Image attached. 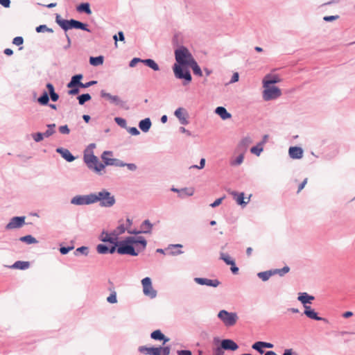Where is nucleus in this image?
I'll list each match as a JSON object with an SVG mask.
<instances>
[{
	"label": "nucleus",
	"mask_w": 355,
	"mask_h": 355,
	"mask_svg": "<svg viewBox=\"0 0 355 355\" xmlns=\"http://www.w3.org/2000/svg\"><path fill=\"white\" fill-rule=\"evenodd\" d=\"M175 60L178 64L173 66V71L176 78L185 79L188 83L191 80V76L188 70L183 71L181 66L188 65L194 61L189 51L184 46H181L175 51Z\"/></svg>",
	"instance_id": "1"
},
{
	"label": "nucleus",
	"mask_w": 355,
	"mask_h": 355,
	"mask_svg": "<svg viewBox=\"0 0 355 355\" xmlns=\"http://www.w3.org/2000/svg\"><path fill=\"white\" fill-rule=\"evenodd\" d=\"M146 246V241L143 237L129 236L119 243L116 252L120 254L137 256Z\"/></svg>",
	"instance_id": "2"
},
{
	"label": "nucleus",
	"mask_w": 355,
	"mask_h": 355,
	"mask_svg": "<svg viewBox=\"0 0 355 355\" xmlns=\"http://www.w3.org/2000/svg\"><path fill=\"white\" fill-rule=\"evenodd\" d=\"M84 162L87 166L96 173H100L105 168V165L99 162L96 156L92 152L86 151L84 154Z\"/></svg>",
	"instance_id": "3"
},
{
	"label": "nucleus",
	"mask_w": 355,
	"mask_h": 355,
	"mask_svg": "<svg viewBox=\"0 0 355 355\" xmlns=\"http://www.w3.org/2000/svg\"><path fill=\"white\" fill-rule=\"evenodd\" d=\"M95 198V202L99 201L100 205L103 207H110L114 205L115 198L110 192L103 190L97 193H92Z\"/></svg>",
	"instance_id": "4"
},
{
	"label": "nucleus",
	"mask_w": 355,
	"mask_h": 355,
	"mask_svg": "<svg viewBox=\"0 0 355 355\" xmlns=\"http://www.w3.org/2000/svg\"><path fill=\"white\" fill-rule=\"evenodd\" d=\"M218 318L227 327L234 326L239 318L236 313L228 312L225 310L220 311L218 313Z\"/></svg>",
	"instance_id": "5"
},
{
	"label": "nucleus",
	"mask_w": 355,
	"mask_h": 355,
	"mask_svg": "<svg viewBox=\"0 0 355 355\" xmlns=\"http://www.w3.org/2000/svg\"><path fill=\"white\" fill-rule=\"evenodd\" d=\"M139 351L148 355H169L171 348L168 346L159 347H139Z\"/></svg>",
	"instance_id": "6"
},
{
	"label": "nucleus",
	"mask_w": 355,
	"mask_h": 355,
	"mask_svg": "<svg viewBox=\"0 0 355 355\" xmlns=\"http://www.w3.org/2000/svg\"><path fill=\"white\" fill-rule=\"evenodd\" d=\"M263 87V97L266 101L275 99L282 94L281 90L275 86L267 85V87Z\"/></svg>",
	"instance_id": "7"
},
{
	"label": "nucleus",
	"mask_w": 355,
	"mask_h": 355,
	"mask_svg": "<svg viewBox=\"0 0 355 355\" xmlns=\"http://www.w3.org/2000/svg\"><path fill=\"white\" fill-rule=\"evenodd\" d=\"M144 294L150 298H154L157 295V291L153 288L152 282L150 277H145L141 280Z\"/></svg>",
	"instance_id": "8"
},
{
	"label": "nucleus",
	"mask_w": 355,
	"mask_h": 355,
	"mask_svg": "<svg viewBox=\"0 0 355 355\" xmlns=\"http://www.w3.org/2000/svg\"><path fill=\"white\" fill-rule=\"evenodd\" d=\"M112 152L104 151L101 155V158L103 160L105 164L107 166H124L125 163L117 159L112 158Z\"/></svg>",
	"instance_id": "9"
},
{
	"label": "nucleus",
	"mask_w": 355,
	"mask_h": 355,
	"mask_svg": "<svg viewBox=\"0 0 355 355\" xmlns=\"http://www.w3.org/2000/svg\"><path fill=\"white\" fill-rule=\"evenodd\" d=\"M71 202L77 205H89L95 202V198L93 197V194L87 196H77L71 199Z\"/></svg>",
	"instance_id": "10"
},
{
	"label": "nucleus",
	"mask_w": 355,
	"mask_h": 355,
	"mask_svg": "<svg viewBox=\"0 0 355 355\" xmlns=\"http://www.w3.org/2000/svg\"><path fill=\"white\" fill-rule=\"evenodd\" d=\"M25 223V217H13L10 221L6 225V230H13L22 227Z\"/></svg>",
	"instance_id": "11"
},
{
	"label": "nucleus",
	"mask_w": 355,
	"mask_h": 355,
	"mask_svg": "<svg viewBox=\"0 0 355 355\" xmlns=\"http://www.w3.org/2000/svg\"><path fill=\"white\" fill-rule=\"evenodd\" d=\"M220 258L225 261L227 265L231 266V271L234 274H236L239 271V268L236 266L234 260L227 254L221 252Z\"/></svg>",
	"instance_id": "12"
},
{
	"label": "nucleus",
	"mask_w": 355,
	"mask_h": 355,
	"mask_svg": "<svg viewBox=\"0 0 355 355\" xmlns=\"http://www.w3.org/2000/svg\"><path fill=\"white\" fill-rule=\"evenodd\" d=\"M101 96L103 98H105L110 101V103H114L117 105L123 106L124 102L121 101L118 96H113L109 93H107L105 91L102 90L101 92Z\"/></svg>",
	"instance_id": "13"
},
{
	"label": "nucleus",
	"mask_w": 355,
	"mask_h": 355,
	"mask_svg": "<svg viewBox=\"0 0 355 355\" xmlns=\"http://www.w3.org/2000/svg\"><path fill=\"white\" fill-rule=\"evenodd\" d=\"M195 282L200 285H206L208 286L217 287L220 284L218 279H209L207 278H195Z\"/></svg>",
	"instance_id": "14"
},
{
	"label": "nucleus",
	"mask_w": 355,
	"mask_h": 355,
	"mask_svg": "<svg viewBox=\"0 0 355 355\" xmlns=\"http://www.w3.org/2000/svg\"><path fill=\"white\" fill-rule=\"evenodd\" d=\"M100 239L103 242L116 243L118 240V237L114 231L110 234L107 232H103L100 236Z\"/></svg>",
	"instance_id": "15"
},
{
	"label": "nucleus",
	"mask_w": 355,
	"mask_h": 355,
	"mask_svg": "<svg viewBox=\"0 0 355 355\" xmlns=\"http://www.w3.org/2000/svg\"><path fill=\"white\" fill-rule=\"evenodd\" d=\"M153 228V225L150 222L149 220H145L142 224L141 225V230L138 232H132L131 230H128V232L130 234H148L151 232Z\"/></svg>",
	"instance_id": "16"
},
{
	"label": "nucleus",
	"mask_w": 355,
	"mask_h": 355,
	"mask_svg": "<svg viewBox=\"0 0 355 355\" xmlns=\"http://www.w3.org/2000/svg\"><path fill=\"white\" fill-rule=\"evenodd\" d=\"M175 115L179 119L181 124H188L187 114L183 108L180 107L177 109L175 112Z\"/></svg>",
	"instance_id": "17"
},
{
	"label": "nucleus",
	"mask_w": 355,
	"mask_h": 355,
	"mask_svg": "<svg viewBox=\"0 0 355 355\" xmlns=\"http://www.w3.org/2000/svg\"><path fill=\"white\" fill-rule=\"evenodd\" d=\"M221 347L225 350L235 351L239 348L238 345L232 340L225 339L221 342Z\"/></svg>",
	"instance_id": "18"
},
{
	"label": "nucleus",
	"mask_w": 355,
	"mask_h": 355,
	"mask_svg": "<svg viewBox=\"0 0 355 355\" xmlns=\"http://www.w3.org/2000/svg\"><path fill=\"white\" fill-rule=\"evenodd\" d=\"M288 153L293 159H300L303 156V150L300 147L293 146L289 148Z\"/></svg>",
	"instance_id": "19"
},
{
	"label": "nucleus",
	"mask_w": 355,
	"mask_h": 355,
	"mask_svg": "<svg viewBox=\"0 0 355 355\" xmlns=\"http://www.w3.org/2000/svg\"><path fill=\"white\" fill-rule=\"evenodd\" d=\"M55 21L64 31H67L71 28V20L63 19L59 15H57Z\"/></svg>",
	"instance_id": "20"
},
{
	"label": "nucleus",
	"mask_w": 355,
	"mask_h": 355,
	"mask_svg": "<svg viewBox=\"0 0 355 355\" xmlns=\"http://www.w3.org/2000/svg\"><path fill=\"white\" fill-rule=\"evenodd\" d=\"M150 337L153 340H163V344L169 341V338L165 337L160 330H155L153 331L150 334Z\"/></svg>",
	"instance_id": "21"
},
{
	"label": "nucleus",
	"mask_w": 355,
	"mask_h": 355,
	"mask_svg": "<svg viewBox=\"0 0 355 355\" xmlns=\"http://www.w3.org/2000/svg\"><path fill=\"white\" fill-rule=\"evenodd\" d=\"M280 82V79L277 75H267L265 76L263 83V87H267L271 84L277 83Z\"/></svg>",
	"instance_id": "22"
},
{
	"label": "nucleus",
	"mask_w": 355,
	"mask_h": 355,
	"mask_svg": "<svg viewBox=\"0 0 355 355\" xmlns=\"http://www.w3.org/2000/svg\"><path fill=\"white\" fill-rule=\"evenodd\" d=\"M304 314L309 318L314 319L316 320H326L324 318L318 317L317 313L315 312L314 310L311 309L309 306H305Z\"/></svg>",
	"instance_id": "23"
},
{
	"label": "nucleus",
	"mask_w": 355,
	"mask_h": 355,
	"mask_svg": "<svg viewBox=\"0 0 355 355\" xmlns=\"http://www.w3.org/2000/svg\"><path fill=\"white\" fill-rule=\"evenodd\" d=\"M83 78V75L78 74L75 75L71 78V81L67 84L68 88H73L76 86H78L80 87V84L83 83L80 82V80Z\"/></svg>",
	"instance_id": "24"
},
{
	"label": "nucleus",
	"mask_w": 355,
	"mask_h": 355,
	"mask_svg": "<svg viewBox=\"0 0 355 355\" xmlns=\"http://www.w3.org/2000/svg\"><path fill=\"white\" fill-rule=\"evenodd\" d=\"M57 152H58L63 158H64L68 162H72L75 159L74 157L71 155L69 150L64 148H58Z\"/></svg>",
	"instance_id": "25"
},
{
	"label": "nucleus",
	"mask_w": 355,
	"mask_h": 355,
	"mask_svg": "<svg viewBox=\"0 0 355 355\" xmlns=\"http://www.w3.org/2000/svg\"><path fill=\"white\" fill-rule=\"evenodd\" d=\"M314 300V297L311 295H309L306 293H301L298 296V300L300 301L304 306H306V304L311 303V301Z\"/></svg>",
	"instance_id": "26"
},
{
	"label": "nucleus",
	"mask_w": 355,
	"mask_h": 355,
	"mask_svg": "<svg viewBox=\"0 0 355 355\" xmlns=\"http://www.w3.org/2000/svg\"><path fill=\"white\" fill-rule=\"evenodd\" d=\"M215 112L223 120L228 119L231 118V114L229 112H227L226 109L223 107H218L216 109Z\"/></svg>",
	"instance_id": "27"
},
{
	"label": "nucleus",
	"mask_w": 355,
	"mask_h": 355,
	"mask_svg": "<svg viewBox=\"0 0 355 355\" xmlns=\"http://www.w3.org/2000/svg\"><path fill=\"white\" fill-rule=\"evenodd\" d=\"M151 126V121L150 119L146 118L145 119L141 120L139 122V127L143 132H148Z\"/></svg>",
	"instance_id": "28"
},
{
	"label": "nucleus",
	"mask_w": 355,
	"mask_h": 355,
	"mask_svg": "<svg viewBox=\"0 0 355 355\" xmlns=\"http://www.w3.org/2000/svg\"><path fill=\"white\" fill-rule=\"evenodd\" d=\"M29 266L30 263L28 261H17L11 266V268L14 269L26 270L28 268Z\"/></svg>",
	"instance_id": "29"
},
{
	"label": "nucleus",
	"mask_w": 355,
	"mask_h": 355,
	"mask_svg": "<svg viewBox=\"0 0 355 355\" xmlns=\"http://www.w3.org/2000/svg\"><path fill=\"white\" fill-rule=\"evenodd\" d=\"M71 28H78L89 32L90 31L87 28V26L79 21L75 19H71Z\"/></svg>",
	"instance_id": "30"
},
{
	"label": "nucleus",
	"mask_w": 355,
	"mask_h": 355,
	"mask_svg": "<svg viewBox=\"0 0 355 355\" xmlns=\"http://www.w3.org/2000/svg\"><path fill=\"white\" fill-rule=\"evenodd\" d=\"M46 88L49 92L51 100L53 101H57L59 98V96L55 93L53 85L51 83H47Z\"/></svg>",
	"instance_id": "31"
},
{
	"label": "nucleus",
	"mask_w": 355,
	"mask_h": 355,
	"mask_svg": "<svg viewBox=\"0 0 355 355\" xmlns=\"http://www.w3.org/2000/svg\"><path fill=\"white\" fill-rule=\"evenodd\" d=\"M77 10L80 12H84L88 15H90L92 13L89 3H83L80 4L77 7Z\"/></svg>",
	"instance_id": "32"
},
{
	"label": "nucleus",
	"mask_w": 355,
	"mask_h": 355,
	"mask_svg": "<svg viewBox=\"0 0 355 355\" xmlns=\"http://www.w3.org/2000/svg\"><path fill=\"white\" fill-rule=\"evenodd\" d=\"M232 194L234 196L236 202L240 205H245L249 201V200H248V201H244L243 193L238 194L236 192H233Z\"/></svg>",
	"instance_id": "33"
},
{
	"label": "nucleus",
	"mask_w": 355,
	"mask_h": 355,
	"mask_svg": "<svg viewBox=\"0 0 355 355\" xmlns=\"http://www.w3.org/2000/svg\"><path fill=\"white\" fill-rule=\"evenodd\" d=\"M142 62L155 71L159 69L158 64L152 59L143 60Z\"/></svg>",
	"instance_id": "34"
},
{
	"label": "nucleus",
	"mask_w": 355,
	"mask_h": 355,
	"mask_svg": "<svg viewBox=\"0 0 355 355\" xmlns=\"http://www.w3.org/2000/svg\"><path fill=\"white\" fill-rule=\"evenodd\" d=\"M89 63L93 66L101 65L103 63V57L101 55L98 57H91L89 58Z\"/></svg>",
	"instance_id": "35"
},
{
	"label": "nucleus",
	"mask_w": 355,
	"mask_h": 355,
	"mask_svg": "<svg viewBox=\"0 0 355 355\" xmlns=\"http://www.w3.org/2000/svg\"><path fill=\"white\" fill-rule=\"evenodd\" d=\"M244 153L245 152L241 153L236 158L232 159L230 162L231 165L237 166L241 164L244 159Z\"/></svg>",
	"instance_id": "36"
},
{
	"label": "nucleus",
	"mask_w": 355,
	"mask_h": 355,
	"mask_svg": "<svg viewBox=\"0 0 355 355\" xmlns=\"http://www.w3.org/2000/svg\"><path fill=\"white\" fill-rule=\"evenodd\" d=\"M263 144L259 143L256 146H253L252 148H251L250 152L252 154L259 156L261 153L263 151Z\"/></svg>",
	"instance_id": "37"
},
{
	"label": "nucleus",
	"mask_w": 355,
	"mask_h": 355,
	"mask_svg": "<svg viewBox=\"0 0 355 355\" xmlns=\"http://www.w3.org/2000/svg\"><path fill=\"white\" fill-rule=\"evenodd\" d=\"M272 275H273L272 270H268L258 273V277L263 281H267Z\"/></svg>",
	"instance_id": "38"
},
{
	"label": "nucleus",
	"mask_w": 355,
	"mask_h": 355,
	"mask_svg": "<svg viewBox=\"0 0 355 355\" xmlns=\"http://www.w3.org/2000/svg\"><path fill=\"white\" fill-rule=\"evenodd\" d=\"M189 66L191 67V69L195 74H196L199 76H202V71L195 60L193 61Z\"/></svg>",
	"instance_id": "39"
},
{
	"label": "nucleus",
	"mask_w": 355,
	"mask_h": 355,
	"mask_svg": "<svg viewBox=\"0 0 355 355\" xmlns=\"http://www.w3.org/2000/svg\"><path fill=\"white\" fill-rule=\"evenodd\" d=\"M252 142V139L250 137H245L243 139L240 144L239 147L243 148V152H245L250 144Z\"/></svg>",
	"instance_id": "40"
},
{
	"label": "nucleus",
	"mask_w": 355,
	"mask_h": 355,
	"mask_svg": "<svg viewBox=\"0 0 355 355\" xmlns=\"http://www.w3.org/2000/svg\"><path fill=\"white\" fill-rule=\"evenodd\" d=\"M194 189L193 188H185L180 190V194H179V196L181 198H183L185 196H191L193 194Z\"/></svg>",
	"instance_id": "41"
},
{
	"label": "nucleus",
	"mask_w": 355,
	"mask_h": 355,
	"mask_svg": "<svg viewBox=\"0 0 355 355\" xmlns=\"http://www.w3.org/2000/svg\"><path fill=\"white\" fill-rule=\"evenodd\" d=\"M272 271L273 275L278 274L280 276H284L285 274L288 273L290 271V268L288 266H284L282 269H275V270H272Z\"/></svg>",
	"instance_id": "42"
},
{
	"label": "nucleus",
	"mask_w": 355,
	"mask_h": 355,
	"mask_svg": "<svg viewBox=\"0 0 355 355\" xmlns=\"http://www.w3.org/2000/svg\"><path fill=\"white\" fill-rule=\"evenodd\" d=\"M37 101L41 105H47L49 101L47 92H44V94L38 98Z\"/></svg>",
	"instance_id": "43"
},
{
	"label": "nucleus",
	"mask_w": 355,
	"mask_h": 355,
	"mask_svg": "<svg viewBox=\"0 0 355 355\" xmlns=\"http://www.w3.org/2000/svg\"><path fill=\"white\" fill-rule=\"evenodd\" d=\"M20 241L26 242L28 244L35 243L37 242L36 239L31 235H27L20 238Z\"/></svg>",
	"instance_id": "44"
},
{
	"label": "nucleus",
	"mask_w": 355,
	"mask_h": 355,
	"mask_svg": "<svg viewBox=\"0 0 355 355\" xmlns=\"http://www.w3.org/2000/svg\"><path fill=\"white\" fill-rule=\"evenodd\" d=\"M91 96L89 94H85L78 97V103L80 105H83L86 101L91 99Z\"/></svg>",
	"instance_id": "45"
},
{
	"label": "nucleus",
	"mask_w": 355,
	"mask_h": 355,
	"mask_svg": "<svg viewBox=\"0 0 355 355\" xmlns=\"http://www.w3.org/2000/svg\"><path fill=\"white\" fill-rule=\"evenodd\" d=\"M107 301L110 304H115L117 302L116 293L115 290H113L110 296L107 297Z\"/></svg>",
	"instance_id": "46"
},
{
	"label": "nucleus",
	"mask_w": 355,
	"mask_h": 355,
	"mask_svg": "<svg viewBox=\"0 0 355 355\" xmlns=\"http://www.w3.org/2000/svg\"><path fill=\"white\" fill-rule=\"evenodd\" d=\"M96 250L99 254H106L109 251V248L106 245L103 244L98 245Z\"/></svg>",
	"instance_id": "47"
},
{
	"label": "nucleus",
	"mask_w": 355,
	"mask_h": 355,
	"mask_svg": "<svg viewBox=\"0 0 355 355\" xmlns=\"http://www.w3.org/2000/svg\"><path fill=\"white\" fill-rule=\"evenodd\" d=\"M55 126V124H52V125H48V128L49 129L44 132L43 133L44 136L45 137H50L51 135H52L53 133H54V130H53V128Z\"/></svg>",
	"instance_id": "48"
},
{
	"label": "nucleus",
	"mask_w": 355,
	"mask_h": 355,
	"mask_svg": "<svg viewBox=\"0 0 355 355\" xmlns=\"http://www.w3.org/2000/svg\"><path fill=\"white\" fill-rule=\"evenodd\" d=\"M260 344H262V341H258L252 345V348L254 349L257 350L260 354L263 353V350L262 349L263 346L261 345Z\"/></svg>",
	"instance_id": "49"
},
{
	"label": "nucleus",
	"mask_w": 355,
	"mask_h": 355,
	"mask_svg": "<svg viewBox=\"0 0 355 355\" xmlns=\"http://www.w3.org/2000/svg\"><path fill=\"white\" fill-rule=\"evenodd\" d=\"M32 137L36 142H39V141H42L44 137L43 133H41V132L33 134Z\"/></svg>",
	"instance_id": "50"
},
{
	"label": "nucleus",
	"mask_w": 355,
	"mask_h": 355,
	"mask_svg": "<svg viewBox=\"0 0 355 355\" xmlns=\"http://www.w3.org/2000/svg\"><path fill=\"white\" fill-rule=\"evenodd\" d=\"M36 31L37 33L44 32V31L53 32L52 29L47 28L46 25H40V26H37L36 28Z\"/></svg>",
	"instance_id": "51"
},
{
	"label": "nucleus",
	"mask_w": 355,
	"mask_h": 355,
	"mask_svg": "<svg viewBox=\"0 0 355 355\" xmlns=\"http://www.w3.org/2000/svg\"><path fill=\"white\" fill-rule=\"evenodd\" d=\"M125 231V227L123 225H119L115 230H114V233L116 234V235L117 236L119 234L124 233Z\"/></svg>",
	"instance_id": "52"
},
{
	"label": "nucleus",
	"mask_w": 355,
	"mask_h": 355,
	"mask_svg": "<svg viewBox=\"0 0 355 355\" xmlns=\"http://www.w3.org/2000/svg\"><path fill=\"white\" fill-rule=\"evenodd\" d=\"M24 39L21 37H16L13 39L12 43L17 46L22 44Z\"/></svg>",
	"instance_id": "53"
},
{
	"label": "nucleus",
	"mask_w": 355,
	"mask_h": 355,
	"mask_svg": "<svg viewBox=\"0 0 355 355\" xmlns=\"http://www.w3.org/2000/svg\"><path fill=\"white\" fill-rule=\"evenodd\" d=\"M59 131L62 134H69L70 130L67 125H62L59 128Z\"/></svg>",
	"instance_id": "54"
},
{
	"label": "nucleus",
	"mask_w": 355,
	"mask_h": 355,
	"mask_svg": "<svg viewBox=\"0 0 355 355\" xmlns=\"http://www.w3.org/2000/svg\"><path fill=\"white\" fill-rule=\"evenodd\" d=\"M205 159L204 158H202L200 159V165L198 166V165H193V166H191L190 168H198V169H202L205 167Z\"/></svg>",
	"instance_id": "55"
},
{
	"label": "nucleus",
	"mask_w": 355,
	"mask_h": 355,
	"mask_svg": "<svg viewBox=\"0 0 355 355\" xmlns=\"http://www.w3.org/2000/svg\"><path fill=\"white\" fill-rule=\"evenodd\" d=\"M143 60L137 58H133L130 62V67H134L138 62H142Z\"/></svg>",
	"instance_id": "56"
},
{
	"label": "nucleus",
	"mask_w": 355,
	"mask_h": 355,
	"mask_svg": "<svg viewBox=\"0 0 355 355\" xmlns=\"http://www.w3.org/2000/svg\"><path fill=\"white\" fill-rule=\"evenodd\" d=\"M225 198V197H223V198H218L216 199L213 203H211L210 205V206L211 207H216L218 205H220L223 201V200Z\"/></svg>",
	"instance_id": "57"
},
{
	"label": "nucleus",
	"mask_w": 355,
	"mask_h": 355,
	"mask_svg": "<svg viewBox=\"0 0 355 355\" xmlns=\"http://www.w3.org/2000/svg\"><path fill=\"white\" fill-rule=\"evenodd\" d=\"M115 121L121 126L123 127L126 124V121L125 119H122V118H119V117H116L115 118Z\"/></svg>",
	"instance_id": "58"
},
{
	"label": "nucleus",
	"mask_w": 355,
	"mask_h": 355,
	"mask_svg": "<svg viewBox=\"0 0 355 355\" xmlns=\"http://www.w3.org/2000/svg\"><path fill=\"white\" fill-rule=\"evenodd\" d=\"M73 248V247H68V248H66V247H62L60 248V252L61 254H66L67 253H68L70 250H71Z\"/></svg>",
	"instance_id": "59"
},
{
	"label": "nucleus",
	"mask_w": 355,
	"mask_h": 355,
	"mask_svg": "<svg viewBox=\"0 0 355 355\" xmlns=\"http://www.w3.org/2000/svg\"><path fill=\"white\" fill-rule=\"evenodd\" d=\"M223 348L220 346V347H217L214 349V355H224Z\"/></svg>",
	"instance_id": "60"
},
{
	"label": "nucleus",
	"mask_w": 355,
	"mask_h": 355,
	"mask_svg": "<svg viewBox=\"0 0 355 355\" xmlns=\"http://www.w3.org/2000/svg\"><path fill=\"white\" fill-rule=\"evenodd\" d=\"M76 252H79L80 253L87 254L88 252V248L87 247H80L76 249Z\"/></svg>",
	"instance_id": "61"
},
{
	"label": "nucleus",
	"mask_w": 355,
	"mask_h": 355,
	"mask_svg": "<svg viewBox=\"0 0 355 355\" xmlns=\"http://www.w3.org/2000/svg\"><path fill=\"white\" fill-rule=\"evenodd\" d=\"M0 4L5 8H9L10 5V0H0Z\"/></svg>",
	"instance_id": "62"
},
{
	"label": "nucleus",
	"mask_w": 355,
	"mask_h": 355,
	"mask_svg": "<svg viewBox=\"0 0 355 355\" xmlns=\"http://www.w3.org/2000/svg\"><path fill=\"white\" fill-rule=\"evenodd\" d=\"M128 132L132 135H138L139 134V130L135 127L130 128Z\"/></svg>",
	"instance_id": "63"
},
{
	"label": "nucleus",
	"mask_w": 355,
	"mask_h": 355,
	"mask_svg": "<svg viewBox=\"0 0 355 355\" xmlns=\"http://www.w3.org/2000/svg\"><path fill=\"white\" fill-rule=\"evenodd\" d=\"M178 355H192L191 352L189 350H179L178 351Z\"/></svg>",
	"instance_id": "64"
}]
</instances>
